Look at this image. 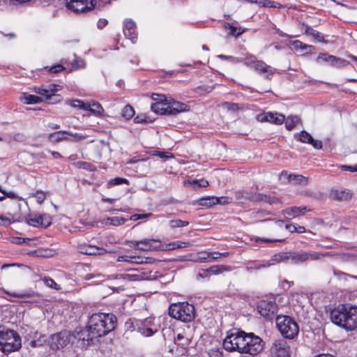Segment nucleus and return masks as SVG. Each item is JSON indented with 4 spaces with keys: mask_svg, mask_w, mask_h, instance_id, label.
<instances>
[{
    "mask_svg": "<svg viewBox=\"0 0 357 357\" xmlns=\"http://www.w3.org/2000/svg\"><path fill=\"white\" fill-rule=\"evenodd\" d=\"M331 320L346 331L354 330L357 328V307L338 305L331 312Z\"/></svg>",
    "mask_w": 357,
    "mask_h": 357,
    "instance_id": "nucleus-1",
    "label": "nucleus"
},
{
    "mask_svg": "<svg viewBox=\"0 0 357 357\" xmlns=\"http://www.w3.org/2000/svg\"><path fill=\"white\" fill-rule=\"evenodd\" d=\"M117 318L112 313H94L89 319V326L97 337H102L114 330Z\"/></svg>",
    "mask_w": 357,
    "mask_h": 357,
    "instance_id": "nucleus-2",
    "label": "nucleus"
},
{
    "mask_svg": "<svg viewBox=\"0 0 357 357\" xmlns=\"http://www.w3.org/2000/svg\"><path fill=\"white\" fill-rule=\"evenodd\" d=\"M160 95L153 94V99L158 101L152 103L151 110L160 115L176 116L181 112L190 110V106L179 101L171 100L167 102L166 99L158 98Z\"/></svg>",
    "mask_w": 357,
    "mask_h": 357,
    "instance_id": "nucleus-3",
    "label": "nucleus"
},
{
    "mask_svg": "<svg viewBox=\"0 0 357 357\" xmlns=\"http://www.w3.org/2000/svg\"><path fill=\"white\" fill-rule=\"evenodd\" d=\"M153 317L144 319H130L126 322L128 330L137 331L144 337H151L158 331V326L154 322Z\"/></svg>",
    "mask_w": 357,
    "mask_h": 357,
    "instance_id": "nucleus-4",
    "label": "nucleus"
},
{
    "mask_svg": "<svg viewBox=\"0 0 357 357\" xmlns=\"http://www.w3.org/2000/svg\"><path fill=\"white\" fill-rule=\"evenodd\" d=\"M21 346V337L16 331L10 329L0 331V349L3 353L17 351Z\"/></svg>",
    "mask_w": 357,
    "mask_h": 357,
    "instance_id": "nucleus-5",
    "label": "nucleus"
},
{
    "mask_svg": "<svg viewBox=\"0 0 357 357\" xmlns=\"http://www.w3.org/2000/svg\"><path fill=\"white\" fill-rule=\"evenodd\" d=\"M169 314L183 322H190L195 318V307L188 302L173 303L169 307Z\"/></svg>",
    "mask_w": 357,
    "mask_h": 357,
    "instance_id": "nucleus-6",
    "label": "nucleus"
},
{
    "mask_svg": "<svg viewBox=\"0 0 357 357\" xmlns=\"http://www.w3.org/2000/svg\"><path fill=\"white\" fill-rule=\"evenodd\" d=\"M276 325L281 335L286 339L292 340L298 334V325L296 321L289 316H278L276 317Z\"/></svg>",
    "mask_w": 357,
    "mask_h": 357,
    "instance_id": "nucleus-7",
    "label": "nucleus"
},
{
    "mask_svg": "<svg viewBox=\"0 0 357 357\" xmlns=\"http://www.w3.org/2000/svg\"><path fill=\"white\" fill-rule=\"evenodd\" d=\"M329 252L321 253L317 252H306L300 250L297 252H289V260L295 264L304 263L308 260L316 261L319 260L324 257L330 256Z\"/></svg>",
    "mask_w": 357,
    "mask_h": 357,
    "instance_id": "nucleus-8",
    "label": "nucleus"
},
{
    "mask_svg": "<svg viewBox=\"0 0 357 357\" xmlns=\"http://www.w3.org/2000/svg\"><path fill=\"white\" fill-rule=\"evenodd\" d=\"M264 342L262 339L252 333H248L243 354L256 356L262 351Z\"/></svg>",
    "mask_w": 357,
    "mask_h": 357,
    "instance_id": "nucleus-9",
    "label": "nucleus"
},
{
    "mask_svg": "<svg viewBox=\"0 0 357 357\" xmlns=\"http://www.w3.org/2000/svg\"><path fill=\"white\" fill-rule=\"evenodd\" d=\"M71 338L70 333L68 331H61L52 335L48 340V344L52 350H58L67 346Z\"/></svg>",
    "mask_w": 357,
    "mask_h": 357,
    "instance_id": "nucleus-10",
    "label": "nucleus"
},
{
    "mask_svg": "<svg viewBox=\"0 0 357 357\" xmlns=\"http://www.w3.org/2000/svg\"><path fill=\"white\" fill-rule=\"evenodd\" d=\"M96 0H66V8L75 13H86L94 8Z\"/></svg>",
    "mask_w": 357,
    "mask_h": 357,
    "instance_id": "nucleus-11",
    "label": "nucleus"
},
{
    "mask_svg": "<svg viewBox=\"0 0 357 357\" xmlns=\"http://www.w3.org/2000/svg\"><path fill=\"white\" fill-rule=\"evenodd\" d=\"M271 357H291V347L284 340H275L270 348Z\"/></svg>",
    "mask_w": 357,
    "mask_h": 357,
    "instance_id": "nucleus-12",
    "label": "nucleus"
},
{
    "mask_svg": "<svg viewBox=\"0 0 357 357\" xmlns=\"http://www.w3.org/2000/svg\"><path fill=\"white\" fill-rule=\"evenodd\" d=\"M278 305L275 301L262 300L257 304L259 313L267 319H272L278 312Z\"/></svg>",
    "mask_w": 357,
    "mask_h": 357,
    "instance_id": "nucleus-13",
    "label": "nucleus"
},
{
    "mask_svg": "<svg viewBox=\"0 0 357 357\" xmlns=\"http://www.w3.org/2000/svg\"><path fill=\"white\" fill-rule=\"evenodd\" d=\"M239 334H244V331L239 329H233L228 332L227 335L223 341V347L229 351H236Z\"/></svg>",
    "mask_w": 357,
    "mask_h": 357,
    "instance_id": "nucleus-14",
    "label": "nucleus"
},
{
    "mask_svg": "<svg viewBox=\"0 0 357 357\" xmlns=\"http://www.w3.org/2000/svg\"><path fill=\"white\" fill-rule=\"evenodd\" d=\"M130 246L142 251L158 250L160 248V242L154 239H144L130 242Z\"/></svg>",
    "mask_w": 357,
    "mask_h": 357,
    "instance_id": "nucleus-15",
    "label": "nucleus"
},
{
    "mask_svg": "<svg viewBox=\"0 0 357 357\" xmlns=\"http://www.w3.org/2000/svg\"><path fill=\"white\" fill-rule=\"evenodd\" d=\"M352 195L353 194L350 190L341 187L332 189L329 193L331 199L339 202L349 201L351 199Z\"/></svg>",
    "mask_w": 357,
    "mask_h": 357,
    "instance_id": "nucleus-16",
    "label": "nucleus"
},
{
    "mask_svg": "<svg viewBox=\"0 0 357 357\" xmlns=\"http://www.w3.org/2000/svg\"><path fill=\"white\" fill-rule=\"evenodd\" d=\"M78 250L80 253L87 255H102L107 252L106 250L103 248L86 243L79 244Z\"/></svg>",
    "mask_w": 357,
    "mask_h": 357,
    "instance_id": "nucleus-17",
    "label": "nucleus"
},
{
    "mask_svg": "<svg viewBox=\"0 0 357 357\" xmlns=\"http://www.w3.org/2000/svg\"><path fill=\"white\" fill-rule=\"evenodd\" d=\"M280 179L283 181H287L294 184L307 185V178L299 175L289 174L287 171H282L280 175Z\"/></svg>",
    "mask_w": 357,
    "mask_h": 357,
    "instance_id": "nucleus-18",
    "label": "nucleus"
},
{
    "mask_svg": "<svg viewBox=\"0 0 357 357\" xmlns=\"http://www.w3.org/2000/svg\"><path fill=\"white\" fill-rule=\"evenodd\" d=\"M298 140L303 143L311 144L316 149H321L323 147L321 141L314 139L312 135L305 130H302L298 134Z\"/></svg>",
    "mask_w": 357,
    "mask_h": 357,
    "instance_id": "nucleus-19",
    "label": "nucleus"
},
{
    "mask_svg": "<svg viewBox=\"0 0 357 357\" xmlns=\"http://www.w3.org/2000/svg\"><path fill=\"white\" fill-rule=\"evenodd\" d=\"M77 338L83 342L84 347H87L93 343L94 339L98 337L92 333V330H90L89 326H88L79 332Z\"/></svg>",
    "mask_w": 357,
    "mask_h": 357,
    "instance_id": "nucleus-20",
    "label": "nucleus"
},
{
    "mask_svg": "<svg viewBox=\"0 0 357 357\" xmlns=\"http://www.w3.org/2000/svg\"><path fill=\"white\" fill-rule=\"evenodd\" d=\"M253 69L259 74L264 75L267 79H271V76L275 73V69L263 61H259Z\"/></svg>",
    "mask_w": 357,
    "mask_h": 357,
    "instance_id": "nucleus-21",
    "label": "nucleus"
},
{
    "mask_svg": "<svg viewBox=\"0 0 357 357\" xmlns=\"http://www.w3.org/2000/svg\"><path fill=\"white\" fill-rule=\"evenodd\" d=\"M192 337L190 335H185L183 333H178L174 337V343L176 345L180 347L181 354H184L186 351L187 348L191 344Z\"/></svg>",
    "mask_w": 357,
    "mask_h": 357,
    "instance_id": "nucleus-22",
    "label": "nucleus"
},
{
    "mask_svg": "<svg viewBox=\"0 0 357 357\" xmlns=\"http://www.w3.org/2000/svg\"><path fill=\"white\" fill-rule=\"evenodd\" d=\"M310 209H307L306 206H291L283 210L282 213L286 218H294L305 214Z\"/></svg>",
    "mask_w": 357,
    "mask_h": 357,
    "instance_id": "nucleus-23",
    "label": "nucleus"
},
{
    "mask_svg": "<svg viewBox=\"0 0 357 357\" xmlns=\"http://www.w3.org/2000/svg\"><path fill=\"white\" fill-rule=\"evenodd\" d=\"M228 203L227 197H202L198 200V204L202 206L210 207L216 204Z\"/></svg>",
    "mask_w": 357,
    "mask_h": 357,
    "instance_id": "nucleus-24",
    "label": "nucleus"
},
{
    "mask_svg": "<svg viewBox=\"0 0 357 357\" xmlns=\"http://www.w3.org/2000/svg\"><path fill=\"white\" fill-rule=\"evenodd\" d=\"M300 29L303 31L304 34L310 36L318 42H324V35L317 30L313 29L310 26L305 23L301 24Z\"/></svg>",
    "mask_w": 357,
    "mask_h": 357,
    "instance_id": "nucleus-25",
    "label": "nucleus"
},
{
    "mask_svg": "<svg viewBox=\"0 0 357 357\" xmlns=\"http://www.w3.org/2000/svg\"><path fill=\"white\" fill-rule=\"evenodd\" d=\"M289 252L277 253L272 257V258L271 259V261H272V262H268L266 264H261L258 266H256L255 268L259 269L261 268H266V267L270 266L271 265L274 264V262L280 263V262L287 261L289 260Z\"/></svg>",
    "mask_w": 357,
    "mask_h": 357,
    "instance_id": "nucleus-26",
    "label": "nucleus"
},
{
    "mask_svg": "<svg viewBox=\"0 0 357 357\" xmlns=\"http://www.w3.org/2000/svg\"><path fill=\"white\" fill-rule=\"evenodd\" d=\"M123 33L131 40L137 38L136 24L132 20H127L125 21Z\"/></svg>",
    "mask_w": 357,
    "mask_h": 357,
    "instance_id": "nucleus-27",
    "label": "nucleus"
},
{
    "mask_svg": "<svg viewBox=\"0 0 357 357\" xmlns=\"http://www.w3.org/2000/svg\"><path fill=\"white\" fill-rule=\"evenodd\" d=\"M285 116L283 114L273 112H266L264 114L261 121H268L277 125H281L284 123Z\"/></svg>",
    "mask_w": 357,
    "mask_h": 357,
    "instance_id": "nucleus-28",
    "label": "nucleus"
},
{
    "mask_svg": "<svg viewBox=\"0 0 357 357\" xmlns=\"http://www.w3.org/2000/svg\"><path fill=\"white\" fill-rule=\"evenodd\" d=\"M68 131H57L50 133L47 136L49 141L53 143H57L61 141L70 140V137H67Z\"/></svg>",
    "mask_w": 357,
    "mask_h": 357,
    "instance_id": "nucleus-29",
    "label": "nucleus"
},
{
    "mask_svg": "<svg viewBox=\"0 0 357 357\" xmlns=\"http://www.w3.org/2000/svg\"><path fill=\"white\" fill-rule=\"evenodd\" d=\"M21 99L23 101V102L26 105L37 104L44 101L43 97L29 94L26 93H23V96Z\"/></svg>",
    "mask_w": 357,
    "mask_h": 357,
    "instance_id": "nucleus-30",
    "label": "nucleus"
},
{
    "mask_svg": "<svg viewBox=\"0 0 357 357\" xmlns=\"http://www.w3.org/2000/svg\"><path fill=\"white\" fill-rule=\"evenodd\" d=\"M291 45L297 51L311 52L314 50V47L312 45H307L300 40H294L291 42Z\"/></svg>",
    "mask_w": 357,
    "mask_h": 357,
    "instance_id": "nucleus-31",
    "label": "nucleus"
},
{
    "mask_svg": "<svg viewBox=\"0 0 357 357\" xmlns=\"http://www.w3.org/2000/svg\"><path fill=\"white\" fill-rule=\"evenodd\" d=\"M235 196L236 199L238 200H252V201H258V199H256L257 195H253L251 192H248L245 190H238L235 192Z\"/></svg>",
    "mask_w": 357,
    "mask_h": 357,
    "instance_id": "nucleus-32",
    "label": "nucleus"
},
{
    "mask_svg": "<svg viewBox=\"0 0 357 357\" xmlns=\"http://www.w3.org/2000/svg\"><path fill=\"white\" fill-rule=\"evenodd\" d=\"M231 270L230 266L225 265H213L209 267L208 268L204 270L205 273H208L210 274L218 275L224 271H229Z\"/></svg>",
    "mask_w": 357,
    "mask_h": 357,
    "instance_id": "nucleus-33",
    "label": "nucleus"
},
{
    "mask_svg": "<svg viewBox=\"0 0 357 357\" xmlns=\"http://www.w3.org/2000/svg\"><path fill=\"white\" fill-rule=\"evenodd\" d=\"M66 104L74 108H78L84 111H87V109H89L90 107V105L88 102H85L83 100L79 99L67 100Z\"/></svg>",
    "mask_w": 357,
    "mask_h": 357,
    "instance_id": "nucleus-34",
    "label": "nucleus"
},
{
    "mask_svg": "<svg viewBox=\"0 0 357 357\" xmlns=\"http://www.w3.org/2000/svg\"><path fill=\"white\" fill-rule=\"evenodd\" d=\"M88 103L90 107L87 109V111H89L92 114L97 116H100L102 114L104 109L99 102L93 101Z\"/></svg>",
    "mask_w": 357,
    "mask_h": 357,
    "instance_id": "nucleus-35",
    "label": "nucleus"
},
{
    "mask_svg": "<svg viewBox=\"0 0 357 357\" xmlns=\"http://www.w3.org/2000/svg\"><path fill=\"white\" fill-rule=\"evenodd\" d=\"M285 121V127L288 130H293L296 124L301 122V119L297 116H289Z\"/></svg>",
    "mask_w": 357,
    "mask_h": 357,
    "instance_id": "nucleus-36",
    "label": "nucleus"
},
{
    "mask_svg": "<svg viewBox=\"0 0 357 357\" xmlns=\"http://www.w3.org/2000/svg\"><path fill=\"white\" fill-rule=\"evenodd\" d=\"M243 63L248 67L254 68L255 66L259 61L255 55L247 54L243 57Z\"/></svg>",
    "mask_w": 357,
    "mask_h": 357,
    "instance_id": "nucleus-37",
    "label": "nucleus"
},
{
    "mask_svg": "<svg viewBox=\"0 0 357 357\" xmlns=\"http://www.w3.org/2000/svg\"><path fill=\"white\" fill-rule=\"evenodd\" d=\"M349 61L343 59L342 58L333 56V58L332 59V61L330 63L331 66L335 67V68H343L348 65H349Z\"/></svg>",
    "mask_w": 357,
    "mask_h": 357,
    "instance_id": "nucleus-38",
    "label": "nucleus"
},
{
    "mask_svg": "<svg viewBox=\"0 0 357 357\" xmlns=\"http://www.w3.org/2000/svg\"><path fill=\"white\" fill-rule=\"evenodd\" d=\"M247 336L248 333H246L245 332H244V334H239L238 339H236V340H238V342L236 344V351H238L239 353L243 354Z\"/></svg>",
    "mask_w": 357,
    "mask_h": 357,
    "instance_id": "nucleus-39",
    "label": "nucleus"
},
{
    "mask_svg": "<svg viewBox=\"0 0 357 357\" xmlns=\"http://www.w3.org/2000/svg\"><path fill=\"white\" fill-rule=\"evenodd\" d=\"M185 184L194 185L195 188H204L208 185V182L204 179L186 180Z\"/></svg>",
    "mask_w": 357,
    "mask_h": 357,
    "instance_id": "nucleus-40",
    "label": "nucleus"
},
{
    "mask_svg": "<svg viewBox=\"0 0 357 357\" xmlns=\"http://www.w3.org/2000/svg\"><path fill=\"white\" fill-rule=\"evenodd\" d=\"M3 292L10 296L15 297V298H31L36 296L37 294L34 292L29 293V292H22V293H15V292H10L6 289L3 290Z\"/></svg>",
    "mask_w": 357,
    "mask_h": 357,
    "instance_id": "nucleus-41",
    "label": "nucleus"
},
{
    "mask_svg": "<svg viewBox=\"0 0 357 357\" xmlns=\"http://www.w3.org/2000/svg\"><path fill=\"white\" fill-rule=\"evenodd\" d=\"M122 184L129 185V181L126 178L116 177L107 182V188H110L113 185H119Z\"/></svg>",
    "mask_w": 357,
    "mask_h": 357,
    "instance_id": "nucleus-42",
    "label": "nucleus"
},
{
    "mask_svg": "<svg viewBox=\"0 0 357 357\" xmlns=\"http://www.w3.org/2000/svg\"><path fill=\"white\" fill-rule=\"evenodd\" d=\"M127 221V219L119 217H112L107 218L105 220V224L118 226L124 224Z\"/></svg>",
    "mask_w": 357,
    "mask_h": 357,
    "instance_id": "nucleus-43",
    "label": "nucleus"
},
{
    "mask_svg": "<svg viewBox=\"0 0 357 357\" xmlns=\"http://www.w3.org/2000/svg\"><path fill=\"white\" fill-rule=\"evenodd\" d=\"M121 115L126 120H129L135 115V110L132 106L127 105L123 107Z\"/></svg>",
    "mask_w": 357,
    "mask_h": 357,
    "instance_id": "nucleus-44",
    "label": "nucleus"
},
{
    "mask_svg": "<svg viewBox=\"0 0 357 357\" xmlns=\"http://www.w3.org/2000/svg\"><path fill=\"white\" fill-rule=\"evenodd\" d=\"M61 96L59 94L53 93L52 92L49 93L44 101L49 104H55L61 102Z\"/></svg>",
    "mask_w": 357,
    "mask_h": 357,
    "instance_id": "nucleus-45",
    "label": "nucleus"
},
{
    "mask_svg": "<svg viewBox=\"0 0 357 357\" xmlns=\"http://www.w3.org/2000/svg\"><path fill=\"white\" fill-rule=\"evenodd\" d=\"M75 165L79 169H86L90 172L96 170L95 166L88 162L79 161L75 162Z\"/></svg>",
    "mask_w": 357,
    "mask_h": 357,
    "instance_id": "nucleus-46",
    "label": "nucleus"
},
{
    "mask_svg": "<svg viewBox=\"0 0 357 357\" xmlns=\"http://www.w3.org/2000/svg\"><path fill=\"white\" fill-rule=\"evenodd\" d=\"M256 199H258V200L260 201L268 202L271 204H275L278 202V199L275 197H271L269 195L262 194L257 195Z\"/></svg>",
    "mask_w": 357,
    "mask_h": 357,
    "instance_id": "nucleus-47",
    "label": "nucleus"
},
{
    "mask_svg": "<svg viewBox=\"0 0 357 357\" xmlns=\"http://www.w3.org/2000/svg\"><path fill=\"white\" fill-rule=\"evenodd\" d=\"M47 341L46 336L40 335L38 339L31 340L29 344L32 347H38L43 346Z\"/></svg>",
    "mask_w": 357,
    "mask_h": 357,
    "instance_id": "nucleus-48",
    "label": "nucleus"
},
{
    "mask_svg": "<svg viewBox=\"0 0 357 357\" xmlns=\"http://www.w3.org/2000/svg\"><path fill=\"white\" fill-rule=\"evenodd\" d=\"M27 222L29 225L37 227L38 225L41 226L42 222V215H35L34 217H30Z\"/></svg>",
    "mask_w": 357,
    "mask_h": 357,
    "instance_id": "nucleus-49",
    "label": "nucleus"
},
{
    "mask_svg": "<svg viewBox=\"0 0 357 357\" xmlns=\"http://www.w3.org/2000/svg\"><path fill=\"white\" fill-rule=\"evenodd\" d=\"M333 58V55H330L328 53H320L317 58V62H326L330 64Z\"/></svg>",
    "mask_w": 357,
    "mask_h": 357,
    "instance_id": "nucleus-50",
    "label": "nucleus"
},
{
    "mask_svg": "<svg viewBox=\"0 0 357 357\" xmlns=\"http://www.w3.org/2000/svg\"><path fill=\"white\" fill-rule=\"evenodd\" d=\"M189 225V222L184 221L182 220L176 219V220H172L169 221V226L172 228H176V227H183L188 226Z\"/></svg>",
    "mask_w": 357,
    "mask_h": 357,
    "instance_id": "nucleus-51",
    "label": "nucleus"
},
{
    "mask_svg": "<svg viewBox=\"0 0 357 357\" xmlns=\"http://www.w3.org/2000/svg\"><path fill=\"white\" fill-rule=\"evenodd\" d=\"M189 243L185 242L176 241L172 243H169L167 245V249L169 250H175L176 248H185Z\"/></svg>",
    "mask_w": 357,
    "mask_h": 357,
    "instance_id": "nucleus-52",
    "label": "nucleus"
},
{
    "mask_svg": "<svg viewBox=\"0 0 357 357\" xmlns=\"http://www.w3.org/2000/svg\"><path fill=\"white\" fill-rule=\"evenodd\" d=\"M31 196L36 197V201L39 204H43L46 198L45 192L42 190H37L35 193L31 194Z\"/></svg>",
    "mask_w": 357,
    "mask_h": 357,
    "instance_id": "nucleus-53",
    "label": "nucleus"
},
{
    "mask_svg": "<svg viewBox=\"0 0 357 357\" xmlns=\"http://www.w3.org/2000/svg\"><path fill=\"white\" fill-rule=\"evenodd\" d=\"M218 57L222 60H227L230 62H232L233 63H241L243 61V59H240L238 57H235L233 56H227L224 54H220L218 56Z\"/></svg>",
    "mask_w": 357,
    "mask_h": 357,
    "instance_id": "nucleus-54",
    "label": "nucleus"
},
{
    "mask_svg": "<svg viewBox=\"0 0 357 357\" xmlns=\"http://www.w3.org/2000/svg\"><path fill=\"white\" fill-rule=\"evenodd\" d=\"M68 135L70 137V140H68L69 142H79L81 140H83L86 138V135H84L82 134H80V133H72V132H69L68 133Z\"/></svg>",
    "mask_w": 357,
    "mask_h": 357,
    "instance_id": "nucleus-55",
    "label": "nucleus"
},
{
    "mask_svg": "<svg viewBox=\"0 0 357 357\" xmlns=\"http://www.w3.org/2000/svg\"><path fill=\"white\" fill-rule=\"evenodd\" d=\"M33 91L37 94L40 95V97H43V99H45L49 93L51 92V90H47V88L42 87H34Z\"/></svg>",
    "mask_w": 357,
    "mask_h": 357,
    "instance_id": "nucleus-56",
    "label": "nucleus"
},
{
    "mask_svg": "<svg viewBox=\"0 0 357 357\" xmlns=\"http://www.w3.org/2000/svg\"><path fill=\"white\" fill-rule=\"evenodd\" d=\"M284 238H257L255 241L257 243H275V242H283Z\"/></svg>",
    "mask_w": 357,
    "mask_h": 357,
    "instance_id": "nucleus-57",
    "label": "nucleus"
},
{
    "mask_svg": "<svg viewBox=\"0 0 357 357\" xmlns=\"http://www.w3.org/2000/svg\"><path fill=\"white\" fill-rule=\"evenodd\" d=\"M224 106L226 109L231 112H236L241 108L238 104L229 102H225Z\"/></svg>",
    "mask_w": 357,
    "mask_h": 357,
    "instance_id": "nucleus-58",
    "label": "nucleus"
},
{
    "mask_svg": "<svg viewBox=\"0 0 357 357\" xmlns=\"http://www.w3.org/2000/svg\"><path fill=\"white\" fill-rule=\"evenodd\" d=\"M211 257V253L208 252H201L197 254V259L196 261L204 262Z\"/></svg>",
    "mask_w": 357,
    "mask_h": 357,
    "instance_id": "nucleus-59",
    "label": "nucleus"
},
{
    "mask_svg": "<svg viewBox=\"0 0 357 357\" xmlns=\"http://www.w3.org/2000/svg\"><path fill=\"white\" fill-rule=\"evenodd\" d=\"M44 282L47 287L54 289H59V284H57L55 281L50 278H45Z\"/></svg>",
    "mask_w": 357,
    "mask_h": 357,
    "instance_id": "nucleus-60",
    "label": "nucleus"
},
{
    "mask_svg": "<svg viewBox=\"0 0 357 357\" xmlns=\"http://www.w3.org/2000/svg\"><path fill=\"white\" fill-rule=\"evenodd\" d=\"M66 68L61 64H56L48 68V72L50 73H58L64 70Z\"/></svg>",
    "mask_w": 357,
    "mask_h": 357,
    "instance_id": "nucleus-61",
    "label": "nucleus"
},
{
    "mask_svg": "<svg viewBox=\"0 0 357 357\" xmlns=\"http://www.w3.org/2000/svg\"><path fill=\"white\" fill-rule=\"evenodd\" d=\"M153 155L158 156L160 158H169L173 157L172 154L169 152H161L158 151H153Z\"/></svg>",
    "mask_w": 357,
    "mask_h": 357,
    "instance_id": "nucleus-62",
    "label": "nucleus"
},
{
    "mask_svg": "<svg viewBox=\"0 0 357 357\" xmlns=\"http://www.w3.org/2000/svg\"><path fill=\"white\" fill-rule=\"evenodd\" d=\"M13 139L17 142H23L26 139V136L24 133L17 132L13 135Z\"/></svg>",
    "mask_w": 357,
    "mask_h": 357,
    "instance_id": "nucleus-63",
    "label": "nucleus"
},
{
    "mask_svg": "<svg viewBox=\"0 0 357 357\" xmlns=\"http://www.w3.org/2000/svg\"><path fill=\"white\" fill-rule=\"evenodd\" d=\"M51 224H52L51 218L46 215H42L41 226L44 228H47Z\"/></svg>",
    "mask_w": 357,
    "mask_h": 357,
    "instance_id": "nucleus-64",
    "label": "nucleus"
}]
</instances>
